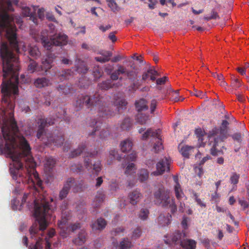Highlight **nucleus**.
<instances>
[{"label": "nucleus", "mask_w": 249, "mask_h": 249, "mask_svg": "<svg viewBox=\"0 0 249 249\" xmlns=\"http://www.w3.org/2000/svg\"><path fill=\"white\" fill-rule=\"evenodd\" d=\"M18 0H0V36L4 33L13 50L17 53L19 48L17 38L16 27L7 13L14 10L12 4L17 5Z\"/></svg>", "instance_id": "1"}, {"label": "nucleus", "mask_w": 249, "mask_h": 249, "mask_svg": "<svg viewBox=\"0 0 249 249\" xmlns=\"http://www.w3.org/2000/svg\"><path fill=\"white\" fill-rule=\"evenodd\" d=\"M107 105L104 97L98 92L92 95H79L75 103V106L77 110L85 106L90 110H97L98 115L102 118H109L115 114L114 112L109 108Z\"/></svg>", "instance_id": "2"}, {"label": "nucleus", "mask_w": 249, "mask_h": 249, "mask_svg": "<svg viewBox=\"0 0 249 249\" xmlns=\"http://www.w3.org/2000/svg\"><path fill=\"white\" fill-rule=\"evenodd\" d=\"M38 129L36 137L46 145L52 144L57 147L61 146L64 142V134L62 131H55L53 134L47 133L45 128L54 124V120L51 118H39L37 119Z\"/></svg>", "instance_id": "3"}, {"label": "nucleus", "mask_w": 249, "mask_h": 249, "mask_svg": "<svg viewBox=\"0 0 249 249\" xmlns=\"http://www.w3.org/2000/svg\"><path fill=\"white\" fill-rule=\"evenodd\" d=\"M53 213H34L36 221L30 229V233L32 238H35L36 244L30 245V249H42V242L44 239L41 237L42 232L48 226V223L51 221Z\"/></svg>", "instance_id": "4"}, {"label": "nucleus", "mask_w": 249, "mask_h": 249, "mask_svg": "<svg viewBox=\"0 0 249 249\" xmlns=\"http://www.w3.org/2000/svg\"><path fill=\"white\" fill-rule=\"evenodd\" d=\"M33 37L36 42H40L47 50L54 46H64L68 43V36L62 33L55 34L49 37L48 32L46 30H43L40 34H35Z\"/></svg>", "instance_id": "5"}, {"label": "nucleus", "mask_w": 249, "mask_h": 249, "mask_svg": "<svg viewBox=\"0 0 249 249\" xmlns=\"http://www.w3.org/2000/svg\"><path fill=\"white\" fill-rule=\"evenodd\" d=\"M86 148L85 144L82 143L78 146V148L73 150L70 154V157L74 158L79 156L83 152L84 157V165L85 168L89 172L93 174H98L102 169V165L100 160H97L92 163L89 158H94L98 153L97 150L92 152L85 151Z\"/></svg>", "instance_id": "6"}, {"label": "nucleus", "mask_w": 249, "mask_h": 249, "mask_svg": "<svg viewBox=\"0 0 249 249\" xmlns=\"http://www.w3.org/2000/svg\"><path fill=\"white\" fill-rule=\"evenodd\" d=\"M155 203L163 208H170L172 214L175 213L177 207L175 199L171 198L169 191L164 188H160L154 193Z\"/></svg>", "instance_id": "7"}, {"label": "nucleus", "mask_w": 249, "mask_h": 249, "mask_svg": "<svg viewBox=\"0 0 249 249\" xmlns=\"http://www.w3.org/2000/svg\"><path fill=\"white\" fill-rule=\"evenodd\" d=\"M68 220L67 218L62 217L61 220L58 222V226L60 230L59 234L63 238L67 237L71 232H74L81 228L80 223L78 222L69 225Z\"/></svg>", "instance_id": "8"}, {"label": "nucleus", "mask_w": 249, "mask_h": 249, "mask_svg": "<svg viewBox=\"0 0 249 249\" xmlns=\"http://www.w3.org/2000/svg\"><path fill=\"white\" fill-rule=\"evenodd\" d=\"M90 126L93 130L89 133V136L98 135L100 139H104L107 138L109 134L108 128L100 121L93 120L90 123Z\"/></svg>", "instance_id": "9"}, {"label": "nucleus", "mask_w": 249, "mask_h": 249, "mask_svg": "<svg viewBox=\"0 0 249 249\" xmlns=\"http://www.w3.org/2000/svg\"><path fill=\"white\" fill-rule=\"evenodd\" d=\"M114 69V65L108 64L105 68V71L107 75H109L112 81H117L118 79L122 80V77H119L121 74H124L125 72V67L122 65L117 64L116 69Z\"/></svg>", "instance_id": "10"}, {"label": "nucleus", "mask_w": 249, "mask_h": 249, "mask_svg": "<svg viewBox=\"0 0 249 249\" xmlns=\"http://www.w3.org/2000/svg\"><path fill=\"white\" fill-rule=\"evenodd\" d=\"M149 136L156 138V143L153 148L155 152L157 153L162 148L161 139L160 138V134L158 130L153 131L151 128L148 129L142 136V140H146Z\"/></svg>", "instance_id": "11"}, {"label": "nucleus", "mask_w": 249, "mask_h": 249, "mask_svg": "<svg viewBox=\"0 0 249 249\" xmlns=\"http://www.w3.org/2000/svg\"><path fill=\"white\" fill-rule=\"evenodd\" d=\"M169 160L165 157L160 160L156 165V171L152 173V175L159 176L163 174L165 171H169Z\"/></svg>", "instance_id": "12"}, {"label": "nucleus", "mask_w": 249, "mask_h": 249, "mask_svg": "<svg viewBox=\"0 0 249 249\" xmlns=\"http://www.w3.org/2000/svg\"><path fill=\"white\" fill-rule=\"evenodd\" d=\"M131 70H128L125 68V72L124 75L132 81H134L137 77L138 74L140 71L139 68L134 63L130 64Z\"/></svg>", "instance_id": "13"}, {"label": "nucleus", "mask_w": 249, "mask_h": 249, "mask_svg": "<svg viewBox=\"0 0 249 249\" xmlns=\"http://www.w3.org/2000/svg\"><path fill=\"white\" fill-rule=\"evenodd\" d=\"M74 182L75 180L74 178H70L68 179L59 192V198L60 199L62 200L67 197L71 185H72Z\"/></svg>", "instance_id": "14"}, {"label": "nucleus", "mask_w": 249, "mask_h": 249, "mask_svg": "<svg viewBox=\"0 0 249 249\" xmlns=\"http://www.w3.org/2000/svg\"><path fill=\"white\" fill-rule=\"evenodd\" d=\"M142 195L138 190H135L128 194L127 198L130 204L135 205L140 201Z\"/></svg>", "instance_id": "15"}, {"label": "nucleus", "mask_w": 249, "mask_h": 249, "mask_svg": "<svg viewBox=\"0 0 249 249\" xmlns=\"http://www.w3.org/2000/svg\"><path fill=\"white\" fill-rule=\"evenodd\" d=\"M97 53L101 55L102 56L95 57V59L97 62L103 63L109 61L110 60L111 56L112 55V53L111 52L104 50L99 51Z\"/></svg>", "instance_id": "16"}, {"label": "nucleus", "mask_w": 249, "mask_h": 249, "mask_svg": "<svg viewBox=\"0 0 249 249\" xmlns=\"http://www.w3.org/2000/svg\"><path fill=\"white\" fill-rule=\"evenodd\" d=\"M87 233L84 230H82L79 232L77 237L73 239V243L78 246H81L86 241Z\"/></svg>", "instance_id": "17"}, {"label": "nucleus", "mask_w": 249, "mask_h": 249, "mask_svg": "<svg viewBox=\"0 0 249 249\" xmlns=\"http://www.w3.org/2000/svg\"><path fill=\"white\" fill-rule=\"evenodd\" d=\"M107 221L103 218H100L94 221L91 227L93 231H102L106 227Z\"/></svg>", "instance_id": "18"}, {"label": "nucleus", "mask_w": 249, "mask_h": 249, "mask_svg": "<svg viewBox=\"0 0 249 249\" xmlns=\"http://www.w3.org/2000/svg\"><path fill=\"white\" fill-rule=\"evenodd\" d=\"M135 106L137 111L139 113L142 111L147 110L148 109L147 102L145 99L143 98L136 101L135 103Z\"/></svg>", "instance_id": "19"}, {"label": "nucleus", "mask_w": 249, "mask_h": 249, "mask_svg": "<svg viewBox=\"0 0 249 249\" xmlns=\"http://www.w3.org/2000/svg\"><path fill=\"white\" fill-rule=\"evenodd\" d=\"M186 237V234L185 231H177L173 233L172 240L176 244L180 243L181 245V241H183Z\"/></svg>", "instance_id": "20"}, {"label": "nucleus", "mask_w": 249, "mask_h": 249, "mask_svg": "<svg viewBox=\"0 0 249 249\" xmlns=\"http://www.w3.org/2000/svg\"><path fill=\"white\" fill-rule=\"evenodd\" d=\"M112 81L110 78V79L103 81L98 83V87L100 89L102 90H107L113 88L115 86V84L113 83Z\"/></svg>", "instance_id": "21"}, {"label": "nucleus", "mask_w": 249, "mask_h": 249, "mask_svg": "<svg viewBox=\"0 0 249 249\" xmlns=\"http://www.w3.org/2000/svg\"><path fill=\"white\" fill-rule=\"evenodd\" d=\"M196 242L194 240L185 239L181 241L180 246L186 249H196Z\"/></svg>", "instance_id": "22"}, {"label": "nucleus", "mask_w": 249, "mask_h": 249, "mask_svg": "<svg viewBox=\"0 0 249 249\" xmlns=\"http://www.w3.org/2000/svg\"><path fill=\"white\" fill-rule=\"evenodd\" d=\"M114 105L116 107L118 111L120 113L122 110L126 108L127 103L124 99L118 98L114 102Z\"/></svg>", "instance_id": "23"}, {"label": "nucleus", "mask_w": 249, "mask_h": 249, "mask_svg": "<svg viewBox=\"0 0 249 249\" xmlns=\"http://www.w3.org/2000/svg\"><path fill=\"white\" fill-rule=\"evenodd\" d=\"M133 146V143L130 139H126L122 142L120 144L121 151L124 152L130 151Z\"/></svg>", "instance_id": "24"}, {"label": "nucleus", "mask_w": 249, "mask_h": 249, "mask_svg": "<svg viewBox=\"0 0 249 249\" xmlns=\"http://www.w3.org/2000/svg\"><path fill=\"white\" fill-rule=\"evenodd\" d=\"M35 86L38 88H42L48 86L50 84V80L45 77L36 79L34 83Z\"/></svg>", "instance_id": "25"}, {"label": "nucleus", "mask_w": 249, "mask_h": 249, "mask_svg": "<svg viewBox=\"0 0 249 249\" xmlns=\"http://www.w3.org/2000/svg\"><path fill=\"white\" fill-rule=\"evenodd\" d=\"M132 125V120L130 118H125L120 124V129L122 130H129Z\"/></svg>", "instance_id": "26"}, {"label": "nucleus", "mask_w": 249, "mask_h": 249, "mask_svg": "<svg viewBox=\"0 0 249 249\" xmlns=\"http://www.w3.org/2000/svg\"><path fill=\"white\" fill-rule=\"evenodd\" d=\"M22 14L24 17H29L30 18L34 23L37 24V18L35 16L34 13L31 12V9L28 7H23L22 9Z\"/></svg>", "instance_id": "27"}, {"label": "nucleus", "mask_w": 249, "mask_h": 249, "mask_svg": "<svg viewBox=\"0 0 249 249\" xmlns=\"http://www.w3.org/2000/svg\"><path fill=\"white\" fill-rule=\"evenodd\" d=\"M76 71L79 73H85L87 72L88 69L86 63L80 60L76 61Z\"/></svg>", "instance_id": "28"}, {"label": "nucleus", "mask_w": 249, "mask_h": 249, "mask_svg": "<svg viewBox=\"0 0 249 249\" xmlns=\"http://www.w3.org/2000/svg\"><path fill=\"white\" fill-rule=\"evenodd\" d=\"M55 164V160L53 158H48L45 164V170L48 172L49 173H51L54 167Z\"/></svg>", "instance_id": "29"}, {"label": "nucleus", "mask_w": 249, "mask_h": 249, "mask_svg": "<svg viewBox=\"0 0 249 249\" xmlns=\"http://www.w3.org/2000/svg\"><path fill=\"white\" fill-rule=\"evenodd\" d=\"M149 115L139 113L135 117V120L137 123L144 124H146L147 121L149 120Z\"/></svg>", "instance_id": "30"}, {"label": "nucleus", "mask_w": 249, "mask_h": 249, "mask_svg": "<svg viewBox=\"0 0 249 249\" xmlns=\"http://www.w3.org/2000/svg\"><path fill=\"white\" fill-rule=\"evenodd\" d=\"M132 246L131 242L127 238H124L118 248L119 249H129Z\"/></svg>", "instance_id": "31"}, {"label": "nucleus", "mask_w": 249, "mask_h": 249, "mask_svg": "<svg viewBox=\"0 0 249 249\" xmlns=\"http://www.w3.org/2000/svg\"><path fill=\"white\" fill-rule=\"evenodd\" d=\"M30 55L35 59L39 58L41 55L38 48L36 46H30L29 49Z\"/></svg>", "instance_id": "32"}, {"label": "nucleus", "mask_w": 249, "mask_h": 249, "mask_svg": "<svg viewBox=\"0 0 249 249\" xmlns=\"http://www.w3.org/2000/svg\"><path fill=\"white\" fill-rule=\"evenodd\" d=\"M193 149L194 147L192 146L185 145L182 146L180 149L179 151L184 157L188 158L189 157L190 153Z\"/></svg>", "instance_id": "33"}, {"label": "nucleus", "mask_w": 249, "mask_h": 249, "mask_svg": "<svg viewBox=\"0 0 249 249\" xmlns=\"http://www.w3.org/2000/svg\"><path fill=\"white\" fill-rule=\"evenodd\" d=\"M174 191L176 196L178 199L180 200L184 196L183 192L181 189L180 184L175 185Z\"/></svg>", "instance_id": "34"}, {"label": "nucleus", "mask_w": 249, "mask_h": 249, "mask_svg": "<svg viewBox=\"0 0 249 249\" xmlns=\"http://www.w3.org/2000/svg\"><path fill=\"white\" fill-rule=\"evenodd\" d=\"M149 177V172L146 169H142L138 173L139 179L143 182L146 180Z\"/></svg>", "instance_id": "35"}, {"label": "nucleus", "mask_w": 249, "mask_h": 249, "mask_svg": "<svg viewBox=\"0 0 249 249\" xmlns=\"http://www.w3.org/2000/svg\"><path fill=\"white\" fill-rule=\"evenodd\" d=\"M125 157V160L127 161H125L122 163V167L124 168L125 166L127 165L128 162L130 161H135L137 158L136 153L134 151H133L130 154L127 155Z\"/></svg>", "instance_id": "36"}, {"label": "nucleus", "mask_w": 249, "mask_h": 249, "mask_svg": "<svg viewBox=\"0 0 249 249\" xmlns=\"http://www.w3.org/2000/svg\"><path fill=\"white\" fill-rule=\"evenodd\" d=\"M60 93L67 95L71 92V89L69 86L65 85H60L56 88Z\"/></svg>", "instance_id": "37"}, {"label": "nucleus", "mask_w": 249, "mask_h": 249, "mask_svg": "<svg viewBox=\"0 0 249 249\" xmlns=\"http://www.w3.org/2000/svg\"><path fill=\"white\" fill-rule=\"evenodd\" d=\"M28 70L31 73H33L36 71H39V68L36 61L30 59V64L28 66Z\"/></svg>", "instance_id": "38"}, {"label": "nucleus", "mask_w": 249, "mask_h": 249, "mask_svg": "<svg viewBox=\"0 0 249 249\" xmlns=\"http://www.w3.org/2000/svg\"><path fill=\"white\" fill-rule=\"evenodd\" d=\"M165 218L164 216L160 214L158 217V221L160 222V224L162 226H168L169 224L171 223L172 216L171 214H168L167 216V217L165 219V222L162 223L161 222L163 219Z\"/></svg>", "instance_id": "39"}, {"label": "nucleus", "mask_w": 249, "mask_h": 249, "mask_svg": "<svg viewBox=\"0 0 249 249\" xmlns=\"http://www.w3.org/2000/svg\"><path fill=\"white\" fill-rule=\"evenodd\" d=\"M136 168L135 164L133 163H129L126 167L125 174L127 175H131L133 173H135Z\"/></svg>", "instance_id": "40"}, {"label": "nucleus", "mask_w": 249, "mask_h": 249, "mask_svg": "<svg viewBox=\"0 0 249 249\" xmlns=\"http://www.w3.org/2000/svg\"><path fill=\"white\" fill-rule=\"evenodd\" d=\"M52 61L50 59H46L45 60L42 62V65L41 66V70L44 71L45 72L50 69L52 67Z\"/></svg>", "instance_id": "41"}, {"label": "nucleus", "mask_w": 249, "mask_h": 249, "mask_svg": "<svg viewBox=\"0 0 249 249\" xmlns=\"http://www.w3.org/2000/svg\"><path fill=\"white\" fill-rule=\"evenodd\" d=\"M71 71L70 69L65 70L61 72H59L57 76L60 80H63L67 79L68 76L71 75Z\"/></svg>", "instance_id": "42"}, {"label": "nucleus", "mask_w": 249, "mask_h": 249, "mask_svg": "<svg viewBox=\"0 0 249 249\" xmlns=\"http://www.w3.org/2000/svg\"><path fill=\"white\" fill-rule=\"evenodd\" d=\"M218 142V141L217 139H214V143L210 150V153L213 156H217L220 153H222L221 151L218 150L216 148Z\"/></svg>", "instance_id": "43"}, {"label": "nucleus", "mask_w": 249, "mask_h": 249, "mask_svg": "<svg viewBox=\"0 0 249 249\" xmlns=\"http://www.w3.org/2000/svg\"><path fill=\"white\" fill-rule=\"evenodd\" d=\"M227 133H228V129H226L225 128H222V127H220L219 128V133H220V137L219 138H214V139H217L218 142L223 141V140L227 137Z\"/></svg>", "instance_id": "44"}, {"label": "nucleus", "mask_w": 249, "mask_h": 249, "mask_svg": "<svg viewBox=\"0 0 249 249\" xmlns=\"http://www.w3.org/2000/svg\"><path fill=\"white\" fill-rule=\"evenodd\" d=\"M92 74L94 77L97 79L102 76L103 71L99 67H95L93 70Z\"/></svg>", "instance_id": "45"}, {"label": "nucleus", "mask_w": 249, "mask_h": 249, "mask_svg": "<svg viewBox=\"0 0 249 249\" xmlns=\"http://www.w3.org/2000/svg\"><path fill=\"white\" fill-rule=\"evenodd\" d=\"M141 234L142 229L140 227H137L133 230L131 235V238L133 240H136L140 237Z\"/></svg>", "instance_id": "46"}, {"label": "nucleus", "mask_w": 249, "mask_h": 249, "mask_svg": "<svg viewBox=\"0 0 249 249\" xmlns=\"http://www.w3.org/2000/svg\"><path fill=\"white\" fill-rule=\"evenodd\" d=\"M240 175L236 173H233L230 177V182L231 184L236 186L238 183Z\"/></svg>", "instance_id": "47"}, {"label": "nucleus", "mask_w": 249, "mask_h": 249, "mask_svg": "<svg viewBox=\"0 0 249 249\" xmlns=\"http://www.w3.org/2000/svg\"><path fill=\"white\" fill-rule=\"evenodd\" d=\"M149 211L147 209H142L139 213V217L143 220H146L149 214Z\"/></svg>", "instance_id": "48"}, {"label": "nucleus", "mask_w": 249, "mask_h": 249, "mask_svg": "<svg viewBox=\"0 0 249 249\" xmlns=\"http://www.w3.org/2000/svg\"><path fill=\"white\" fill-rule=\"evenodd\" d=\"M158 103V101L155 99L151 100L150 104V109L151 114H153L154 113L155 109L157 107Z\"/></svg>", "instance_id": "49"}, {"label": "nucleus", "mask_w": 249, "mask_h": 249, "mask_svg": "<svg viewBox=\"0 0 249 249\" xmlns=\"http://www.w3.org/2000/svg\"><path fill=\"white\" fill-rule=\"evenodd\" d=\"M108 3V6L111 8V10L115 12L116 11H119V7L116 3L115 0L113 1H111L110 2H107Z\"/></svg>", "instance_id": "50"}, {"label": "nucleus", "mask_w": 249, "mask_h": 249, "mask_svg": "<svg viewBox=\"0 0 249 249\" xmlns=\"http://www.w3.org/2000/svg\"><path fill=\"white\" fill-rule=\"evenodd\" d=\"M233 140L241 143L242 141V135L240 133H235L231 135Z\"/></svg>", "instance_id": "51"}, {"label": "nucleus", "mask_w": 249, "mask_h": 249, "mask_svg": "<svg viewBox=\"0 0 249 249\" xmlns=\"http://www.w3.org/2000/svg\"><path fill=\"white\" fill-rule=\"evenodd\" d=\"M194 170L195 173L199 177L201 178L203 175L204 172L202 166L200 165H199L198 166H196L194 167Z\"/></svg>", "instance_id": "52"}, {"label": "nucleus", "mask_w": 249, "mask_h": 249, "mask_svg": "<svg viewBox=\"0 0 249 249\" xmlns=\"http://www.w3.org/2000/svg\"><path fill=\"white\" fill-rule=\"evenodd\" d=\"M231 86L235 89H236L241 87V83L237 78H234L232 79V81L231 83Z\"/></svg>", "instance_id": "53"}, {"label": "nucleus", "mask_w": 249, "mask_h": 249, "mask_svg": "<svg viewBox=\"0 0 249 249\" xmlns=\"http://www.w3.org/2000/svg\"><path fill=\"white\" fill-rule=\"evenodd\" d=\"M105 199V195L102 193H98L94 198L95 201L99 203L103 202Z\"/></svg>", "instance_id": "54"}, {"label": "nucleus", "mask_w": 249, "mask_h": 249, "mask_svg": "<svg viewBox=\"0 0 249 249\" xmlns=\"http://www.w3.org/2000/svg\"><path fill=\"white\" fill-rule=\"evenodd\" d=\"M192 95H194L196 97L202 98L204 97L205 93L201 90H198L194 89V91L191 93Z\"/></svg>", "instance_id": "55"}, {"label": "nucleus", "mask_w": 249, "mask_h": 249, "mask_svg": "<svg viewBox=\"0 0 249 249\" xmlns=\"http://www.w3.org/2000/svg\"><path fill=\"white\" fill-rule=\"evenodd\" d=\"M124 229L122 227H119L115 229L114 231H111V234L114 236H116L117 235H120L121 233H122L124 232Z\"/></svg>", "instance_id": "56"}, {"label": "nucleus", "mask_w": 249, "mask_h": 249, "mask_svg": "<svg viewBox=\"0 0 249 249\" xmlns=\"http://www.w3.org/2000/svg\"><path fill=\"white\" fill-rule=\"evenodd\" d=\"M71 170L73 172H76L77 173L81 172L83 170V167L81 164L72 165Z\"/></svg>", "instance_id": "57"}, {"label": "nucleus", "mask_w": 249, "mask_h": 249, "mask_svg": "<svg viewBox=\"0 0 249 249\" xmlns=\"http://www.w3.org/2000/svg\"><path fill=\"white\" fill-rule=\"evenodd\" d=\"M110 155L112 156L113 159H115L118 160H120L122 159V157L118 154V152L115 150H111L110 151Z\"/></svg>", "instance_id": "58"}, {"label": "nucleus", "mask_w": 249, "mask_h": 249, "mask_svg": "<svg viewBox=\"0 0 249 249\" xmlns=\"http://www.w3.org/2000/svg\"><path fill=\"white\" fill-rule=\"evenodd\" d=\"M238 203L243 207V209L244 210L248 208L249 206V204L244 199H239L238 200Z\"/></svg>", "instance_id": "59"}, {"label": "nucleus", "mask_w": 249, "mask_h": 249, "mask_svg": "<svg viewBox=\"0 0 249 249\" xmlns=\"http://www.w3.org/2000/svg\"><path fill=\"white\" fill-rule=\"evenodd\" d=\"M151 72L150 71V68L147 71L144 72L142 74V80L146 81L150 77Z\"/></svg>", "instance_id": "60"}, {"label": "nucleus", "mask_w": 249, "mask_h": 249, "mask_svg": "<svg viewBox=\"0 0 249 249\" xmlns=\"http://www.w3.org/2000/svg\"><path fill=\"white\" fill-rule=\"evenodd\" d=\"M194 196L195 197L196 201L197 202L198 205L202 207H206V205L201 201V200L200 198H198V195L196 193H195L194 194Z\"/></svg>", "instance_id": "61"}, {"label": "nucleus", "mask_w": 249, "mask_h": 249, "mask_svg": "<svg viewBox=\"0 0 249 249\" xmlns=\"http://www.w3.org/2000/svg\"><path fill=\"white\" fill-rule=\"evenodd\" d=\"M31 195L30 193H25L23 196V197L21 200V203L20 205V207H22L27 201V199L29 197L31 196Z\"/></svg>", "instance_id": "62"}, {"label": "nucleus", "mask_w": 249, "mask_h": 249, "mask_svg": "<svg viewBox=\"0 0 249 249\" xmlns=\"http://www.w3.org/2000/svg\"><path fill=\"white\" fill-rule=\"evenodd\" d=\"M167 79V77L164 76L162 78H159L156 80V83L158 85H164Z\"/></svg>", "instance_id": "63"}, {"label": "nucleus", "mask_w": 249, "mask_h": 249, "mask_svg": "<svg viewBox=\"0 0 249 249\" xmlns=\"http://www.w3.org/2000/svg\"><path fill=\"white\" fill-rule=\"evenodd\" d=\"M171 100L176 102L180 100V99H179V97L178 96V90H177L174 92V93H173V95L172 96V97L171 98Z\"/></svg>", "instance_id": "64"}]
</instances>
